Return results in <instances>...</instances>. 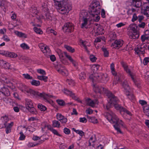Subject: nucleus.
I'll return each mask as SVG.
<instances>
[{"label":"nucleus","instance_id":"16","mask_svg":"<svg viewBox=\"0 0 149 149\" xmlns=\"http://www.w3.org/2000/svg\"><path fill=\"white\" fill-rule=\"evenodd\" d=\"M64 54L65 56L72 63L73 65L76 67L77 65V63L74 60H73L72 57L69 55L66 52H64Z\"/></svg>","mask_w":149,"mask_h":149},{"label":"nucleus","instance_id":"15","mask_svg":"<svg viewBox=\"0 0 149 149\" xmlns=\"http://www.w3.org/2000/svg\"><path fill=\"white\" fill-rule=\"evenodd\" d=\"M142 5L141 0H132L131 5L136 8L140 7Z\"/></svg>","mask_w":149,"mask_h":149},{"label":"nucleus","instance_id":"59","mask_svg":"<svg viewBox=\"0 0 149 149\" xmlns=\"http://www.w3.org/2000/svg\"><path fill=\"white\" fill-rule=\"evenodd\" d=\"M56 102L58 104L61 106H63L65 104L64 101L63 100H56Z\"/></svg>","mask_w":149,"mask_h":149},{"label":"nucleus","instance_id":"27","mask_svg":"<svg viewBox=\"0 0 149 149\" xmlns=\"http://www.w3.org/2000/svg\"><path fill=\"white\" fill-rule=\"evenodd\" d=\"M30 11L33 14V16L37 15L38 13L37 8L34 6H32L31 7L30 9Z\"/></svg>","mask_w":149,"mask_h":149},{"label":"nucleus","instance_id":"22","mask_svg":"<svg viewBox=\"0 0 149 149\" xmlns=\"http://www.w3.org/2000/svg\"><path fill=\"white\" fill-rule=\"evenodd\" d=\"M87 117L88 121L94 124L97 123H98L97 119L96 118L94 117H91L87 116Z\"/></svg>","mask_w":149,"mask_h":149},{"label":"nucleus","instance_id":"57","mask_svg":"<svg viewBox=\"0 0 149 149\" xmlns=\"http://www.w3.org/2000/svg\"><path fill=\"white\" fill-rule=\"evenodd\" d=\"M56 116L57 119L59 121L62 120V119L63 118H64V117L61 114L59 113H57L56 114Z\"/></svg>","mask_w":149,"mask_h":149},{"label":"nucleus","instance_id":"37","mask_svg":"<svg viewBox=\"0 0 149 149\" xmlns=\"http://www.w3.org/2000/svg\"><path fill=\"white\" fill-rule=\"evenodd\" d=\"M100 67V66L99 65H94L91 67V69L93 70V72L95 73Z\"/></svg>","mask_w":149,"mask_h":149},{"label":"nucleus","instance_id":"55","mask_svg":"<svg viewBox=\"0 0 149 149\" xmlns=\"http://www.w3.org/2000/svg\"><path fill=\"white\" fill-rule=\"evenodd\" d=\"M138 16L136 13H134L132 16V21L134 22L138 20Z\"/></svg>","mask_w":149,"mask_h":149},{"label":"nucleus","instance_id":"21","mask_svg":"<svg viewBox=\"0 0 149 149\" xmlns=\"http://www.w3.org/2000/svg\"><path fill=\"white\" fill-rule=\"evenodd\" d=\"M26 106L27 109H29L33 106V103L29 99H26Z\"/></svg>","mask_w":149,"mask_h":149},{"label":"nucleus","instance_id":"25","mask_svg":"<svg viewBox=\"0 0 149 149\" xmlns=\"http://www.w3.org/2000/svg\"><path fill=\"white\" fill-rule=\"evenodd\" d=\"M86 104L89 106H90L92 107H94L95 103L94 101L92 100L90 98H88L86 99Z\"/></svg>","mask_w":149,"mask_h":149},{"label":"nucleus","instance_id":"30","mask_svg":"<svg viewBox=\"0 0 149 149\" xmlns=\"http://www.w3.org/2000/svg\"><path fill=\"white\" fill-rule=\"evenodd\" d=\"M110 69L112 74L114 76H116V72L115 71L114 68V64L113 63L111 64Z\"/></svg>","mask_w":149,"mask_h":149},{"label":"nucleus","instance_id":"18","mask_svg":"<svg viewBox=\"0 0 149 149\" xmlns=\"http://www.w3.org/2000/svg\"><path fill=\"white\" fill-rule=\"evenodd\" d=\"M5 127L6 128V132L7 134L11 132V128L13 125V122H11L10 123L8 124V125L6 127V123H4Z\"/></svg>","mask_w":149,"mask_h":149},{"label":"nucleus","instance_id":"46","mask_svg":"<svg viewBox=\"0 0 149 149\" xmlns=\"http://www.w3.org/2000/svg\"><path fill=\"white\" fill-rule=\"evenodd\" d=\"M123 112L124 114L127 115L129 116H132V114L128 110L124 108L123 109L122 112Z\"/></svg>","mask_w":149,"mask_h":149},{"label":"nucleus","instance_id":"31","mask_svg":"<svg viewBox=\"0 0 149 149\" xmlns=\"http://www.w3.org/2000/svg\"><path fill=\"white\" fill-rule=\"evenodd\" d=\"M64 93L66 95H69L72 97V98H73V97L74 96V94L71 91L68 90L64 89Z\"/></svg>","mask_w":149,"mask_h":149},{"label":"nucleus","instance_id":"54","mask_svg":"<svg viewBox=\"0 0 149 149\" xmlns=\"http://www.w3.org/2000/svg\"><path fill=\"white\" fill-rule=\"evenodd\" d=\"M149 37L148 36H146L144 35L141 36V41L143 42H144L146 40H148Z\"/></svg>","mask_w":149,"mask_h":149},{"label":"nucleus","instance_id":"56","mask_svg":"<svg viewBox=\"0 0 149 149\" xmlns=\"http://www.w3.org/2000/svg\"><path fill=\"white\" fill-rule=\"evenodd\" d=\"M15 34L17 36L19 37H24L25 35L24 33L17 31H15Z\"/></svg>","mask_w":149,"mask_h":149},{"label":"nucleus","instance_id":"58","mask_svg":"<svg viewBox=\"0 0 149 149\" xmlns=\"http://www.w3.org/2000/svg\"><path fill=\"white\" fill-rule=\"evenodd\" d=\"M90 59L92 62H95L97 59V58L93 55H91L90 56Z\"/></svg>","mask_w":149,"mask_h":149},{"label":"nucleus","instance_id":"60","mask_svg":"<svg viewBox=\"0 0 149 149\" xmlns=\"http://www.w3.org/2000/svg\"><path fill=\"white\" fill-rule=\"evenodd\" d=\"M2 81H3L5 83L8 84H9L10 83V80L7 78L6 77H3L2 79H1Z\"/></svg>","mask_w":149,"mask_h":149},{"label":"nucleus","instance_id":"29","mask_svg":"<svg viewBox=\"0 0 149 149\" xmlns=\"http://www.w3.org/2000/svg\"><path fill=\"white\" fill-rule=\"evenodd\" d=\"M144 113L149 118V105H147L143 107Z\"/></svg>","mask_w":149,"mask_h":149},{"label":"nucleus","instance_id":"6","mask_svg":"<svg viewBox=\"0 0 149 149\" xmlns=\"http://www.w3.org/2000/svg\"><path fill=\"white\" fill-rule=\"evenodd\" d=\"M120 63L121 65L124 68V70L127 74L128 75L131 77L135 85H136L138 88H139L140 87V85L136 82V80L134 79V76L133 73L131 71L129 68L128 65L126 63L123 61H121Z\"/></svg>","mask_w":149,"mask_h":149},{"label":"nucleus","instance_id":"23","mask_svg":"<svg viewBox=\"0 0 149 149\" xmlns=\"http://www.w3.org/2000/svg\"><path fill=\"white\" fill-rule=\"evenodd\" d=\"M27 1V0H18V5L21 9H23L25 5V3Z\"/></svg>","mask_w":149,"mask_h":149},{"label":"nucleus","instance_id":"38","mask_svg":"<svg viewBox=\"0 0 149 149\" xmlns=\"http://www.w3.org/2000/svg\"><path fill=\"white\" fill-rule=\"evenodd\" d=\"M32 85L35 86H38L40 84V82L39 81H37L35 80H33L31 82Z\"/></svg>","mask_w":149,"mask_h":149},{"label":"nucleus","instance_id":"39","mask_svg":"<svg viewBox=\"0 0 149 149\" xmlns=\"http://www.w3.org/2000/svg\"><path fill=\"white\" fill-rule=\"evenodd\" d=\"M87 21L88 19L87 18L82 19V20L80 22H82V23L81 24V28H83L87 24Z\"/></svg>","mask_w":149,"mask_h":149},{"label":"nucleus","instance_id":"19","mask_svg":"<svg viewBox=\"0 0 149 149\" xmlns=\"http://www.w3.org/2000/svg\"><path fill=\"white\" fill-rule=\"evenodd\" d=\"M122 86L124 88L125 93L130 90L129 86L127 81H125L123 82L122 84Z\"/></svg>","mask_w":149,"mask_h":149},{"label":"nucleus","instance_id":"2","mask_svg":"<svg viewBox=\"0 0 149 149\" xmlns=\"http://www.w3.org/2000/svg\"><path fill=\"white\" fill-rule=\"evenodd\" d=\"M20 89L22 92H26L30 95L33 96V97L43 98L46 100H47L48 98L52 97L51 95L46 94L45 93H40L31 89H29L26 86L23 84H21L20 85Z\"/></svg>","mask_w":149,"mask_h":149},{"label":"nucleus","instance_id":"33","mask_svg":"<svg viewBox=\"0 0 149 149\" xmlns=\"http://www.w3.org/2000/svg\"><path fill=\"white\" fill-rule=\"evenodd\" d=\"M104 29L101 26L98 27L96 29V33L99 35L102 34L103 33Z\"/></svg>","mask_w":149,"mask_h":149},{"label":"nucleus","instance_id":"41","mask_svg":"<svg viewBox=\"0 0 149 149\" xmlns=\"http://www.w3.org/2000/svg\"><path fill=\"white\" fill-rule=\"evenodd\" d=\"M65 48L69 52H70L71 53L74 52L75 50L74 48H72V47H71L70 46H68V45H65L64 46Z\"/></svg>","mask_w":149,"mask_h":149},{"label":"nucleus","instance_id":"34","mask_svg":"<svg viewBox=\"0 0 149 149\" xmlns=\"http://www.w3.org/2000/svg\"><path fill=\"white\" fill-rule=\"evenodd\" d=\"M44 49L42 50V52L44 54H49L51 51L49 48L47 46H43Z\"/></svg>","mask_w":149,"mask_h":149},{"label":"nucleus","instance_id":"48","mask_svg":"<svg viewBox=\"0 0 149 149\" xmlns=\"http://www.w3.org/2000/svg\"><path fill=\"white\" fill-rule=\"evenodd\" d=\"M20 47L24 49H29V47L28 45L25 43H23L20 45Z\"/></svg>","mask_w":149,"mask_h":149},{"label":"nucleus","instance_id":"49","mask_svg":"<svg viewBox=\"0 0 149 149\" xmlns=\"http://www.w3.org/2000/svg\"><path fill=\"white\" fill-rule=\"evenodd\" d=\"M86 75L84 72H81L79 75V78L80 79L83 80L86 78Z\"/></svg>","mask_w":149,"mask_h":149},{"label":"nucleus","instance_id":"43","mask_svg":"<svg viewBox=\"0 0 149 149\" xmlns=\"http://www.w3.org/2000/svg\"><path fill=\"white\" fill-rule=\"evenodd\" d=\"M38 108L41 111H45L46 110L47 108L41 104H39L38 105Z\"/></svg>","mask_w":149,"mask_h":149},{"label":"nucleus","instance_id":"17","mask_svg":"<svg viewBox=\"0 0 149 149\" xmlns=\"http://www.w3.org/2000/svg\"><path fill=\"white\" fill-rule=\"evenodd\" d=\"M88 15L87 12L84 10H82L81 11L79 15L80 22L83 19L87 18Z\"/></svg>","mask_w":149,"mask_h":149},{"label":"nucleus","instance_id":"53","mask_svg":"<svg viewBox=\"0 0 149 149\" xmlns=\"http://www.w3.org/2000/svg\"><path fill=\"white\" fill-rule=\"evenodd\" d=\"M102 51L104 52V56L105 57H107L109 56V52L105 48H102Z\"/></svg>","mask_w":149,"mask_h":149},{"label":"nucleus","instance_id":"62","mask_svg":"<svg viewBox=\"0 0 149 149\" xmlns=\"http://www.w3.org/2000/svg\"><path fill=\"white\" fill-rule=\"evenodd\" d=\"M145 25L146 24L145 22H139V24H138V26L140 28H144Z\"/></svg>","mask_w":149,"mask_h":149},{"label":"nucleus","instance_id":"24","mask_svg":"<svg viewBox=\"0 0 149 149\" xmlns=\"http://www.w3.org/2000/svg\"><path fill=\"white\" fill-rule=\"evenodd\" d=\"M125 93L128 98L130 100H134L135 98L134 95L132 93L130 92L129 91Z\"/></svg>","mask_w":149,"mask_h":149},{"label":"nucleus","instance_id":"14","mask_svg":"<svg viewBox=\"0 0 149 149\" xmlns=\"http://www.w3.org/2000/svg\"><path fill=\"white\" fill-rule=\"evenodd\" d=\"M141 11L144 15L149 17V6L144 5L141 8Z\"/></svg>","mask_w":149,"mask_h":149},{"label":"nucleus","instance_id":"7","mask_svg":"<svg viewBox=\"0 0 149 149\" xmlns=\"http://www.w3.org/2000/svg\"><path fill=\"white\" fill-rule=\"evenodd\" d=\"M97 77L99 78L100 77L101 78V79H98V80L100 81L101 82H104V81H106V79L107 78V76L104 74H102L100 75H98L97 74L95 73L91 74L89 77V78L93 82L94 81L95 82L96 79H97Z\"/></svg>","mask_w":149,"mask_h":149},{"label":"nucleus","instance_id":"52","mask_svg":"<svg viewBox=\"0 0 149 149\" xmlns=\"http://www.w3.org/2000/svg\"><path fill=\"white\" fill-rule=\"evenodd\" d=\"M95 141V138H93L92 136L91 137L89 140V145L90 146H91V145L93 146V144H92V143H93Z\"/></svg>","mask_w":149,"mask_h":149},{"label":"nucleus","instance_id":"36","mask_svg":"<svg viewBox=\"0 0 149 149\" xmlns=\"http://www.w3.org/2000/svg\"><path fill=\"white\" fill-rule=\"evenodd\" d=\"M52 125L54 127L58 128L60 127V123L57 120H54L52 121Z\"/></svg>","mask_w":149,"mask_h":149},{"label":"nucleus","instance_id":"32","mask_svg":"<svg viewBox=\"0 0 149 149\" xmlns=\"http://www.w3.org/2000/svg\"><path fill=\"white\" fill-rule=\"evenodd\" d=\"M42 11L44 12H46L48 11L47 3H43L42 4Z\"/></svg>","mask_w":149,"mask_h":149},{"label":"nucleus","instance_id":"10","mask_svg":"<svg viewBox=\"0 0 149 149\" xmlns=\"http://www.w3.org/2000/svg\"><path fill=\"white\" fill-rule=\"evenodd\" d=\"M56 70L60 74L63 76H67L68 74L67 70L65 68L64 66L61 64H58L55 67Z\"/></svg>","mask_w":149,"mask_h":149},{"label":"nucleus","instance_id":"26","mask_svg":"<svg viewBox=\"0 0 149 149\" xmlns=\"http://www.w3.org/2000/svg\"><path fill=\"white\" fill-rule=\"evenodd\" d=\"M139 36L138 32H133L129 35V37L130 38L132 39H137L139 37Z\"/></svg>","mask_w":149,"mask_h":149},{"label":"nucleus","instance_id":"64","mask_svg":"<svg viewBox=\"0 0 149 149\" xmlns=\"http://www.w3.org/2000/svg\"><path fill=\"white\" fill-rule=\"evenodd\" d=\"M149 62V58L148 57H145L143 60V63L145 65H146Z\"/></svg>","mask_w":149,"mask_h":149},{"label":"nucleus","instance_id":"63","mask_svg":"<svg viewBox=\"0 0 149 149\" xmlns=\"http://www.w3.org/2000/svg\"><path fill=\"white\" fill-rule=\"evenodd\" d=\"M63 131L64 133L66 134H69L70 133V129L66 127L64 128Z\"/></svg>","mask_w":149,"mask_h":149},{"label":"nucleus","instance_id":"8","mask_svg":"<svg viewBox=\"0 0 149 149\" xmlns=\"http://www.w3.org/2000/svg\"><path fill=\"white\" fill-rule=\"evenodd\" d=\"M93 90L96 93H99L100 94L105 93L108 96V93L110 91L107 90L106 88L101 86H99L97 84H94L93 87Z\"/></svg>","mask_w":149,"mask_h":149},{"label":"nucleus","instance_id":"61","mask_svg":"<svg viewBox=\"0 0 149 149\" xmlns=\"http://www.w3.org/2000/svg\"><path fill=\"white\" fill-rule=\"evenodd\" d=\"M19 134H20V136L19 137V139L21 140H24L25 138V136L23 134L22 132H20Z\"/></svg>","mask_w":149,"mask_h":149},{"label":"nucleus","instance_id":"28","mask_svg":"<svg viewBox=\"0 0 149 149\" xmlns=\"http://www.w3.org/2000/svg\"><path fill=\"white\" fill-rule=\"evenodd\" d=\"M7 96L0 97V99L3 100V102L6 104L10 103L11 100L7 97Z\"/></svg>","mask_w":149,"mask_h":149},{"label":"nucleus","instance_id":"11","mask_svg":"<svg viewBox=\"0 0 149 149\" xmlns=\"http://www.w3.org/2000/svg\"><path fill=\"white\" fill-rule=\"evenodd\" d=\"M146 47V45H142L138 47L137 49H136L135 51L138 54H143L145 53Z\"/></svg>","mask_w":149,"mask_h":149},{"label":"nucleus","instance_id":"9","mask_svg":"<svg viewBox=\"0 0 149 149\" xmlns=\"http://www.w3.org/2000/svg\"><path fill=\"white\" fill-rule=\"evenodd\" d=\"M62 29L65 33H70L73 31L74 26L72 23L68 22L64 24Z\"/></svg>","mask_w":149,"mask_h":149},{"label":"nucleus","instance_id":"3","mask_svg":"<svg viewBox=\"0 0 149 149\" xmlns=\"http://www.w3.org/2000/svg\"><path fill=\"white\" fill-rule=\"evenodd\" d=\"M108 97L109 100L106 105V109L108 110L110 108L114 106L116 110H119L120 113H122L123 109H124V108L120 105L117 104L118 102L117 98L115 97L111 92H109L108 93Z\"/></svg>","mask_w":149,"mask_h":149},{"label":"nucleus","instance_id":"35","mask_svg":"<svg viewBox=\"0 0 149 149\" xmlns=\"http://www.w3.org/2000/svg\"><path fill=\"white\" fill-rule=\"evenodd\" d=\"M38 79L40 80H43L45 82L47 81L48 77L47 76H37Z\"/></svg>","mask_w":149,"mask_h":149},{"label":"nucleus","instance_id":"4","mask_svg":"<svg viewBox=\"0 0 149 149\" xmlns=\"http://www.w3.org/2000/svg\"><path fill=\"white\" fill-rule=\"evenodd\" d=\"M91 7L90 14L93 17L95 16L94 21L98 22L100 19V17L98 15L100 14L101 7L100 2L96 0L93 1L90 6Z\"/></svg>","mask_w":149,"mask_h":149},{"label":"nucleus","instance_id":"40","mask_svg":"<svg viewBox=\"0 0 149 149\" xmlns=\"http://www.w3.org/2000/svg\"><path fill=\"white\" fill-rule=\"evenodd\" d=\"M72 130L76 133L79 134L81 136H82L84 135V132L81 130H76L74 128H73Z\"/></svg>","mask_w":149,"mask_h":149},{"label":"nucleus","instance_id":"5","mask_svg":"<svg viewBox=\"0 0 149 149\" xmlns=\"http://www.w3.org/2000/svg\"><path fill=\"white\" fill-rule=\"evenodd\" d=\"M56 9L60 13L63 14L68 13L72 7L69 4L68 0H63L56 3Z\"/></svg>","mask_w":149,"mask_h":149},{"label":"nucleus","instance_id":"50","mask_svg":"<svg viewBox=\"0 0 149 149\" xmlns=\"http://www.w3.org/2000/svg\"><path fill=\"white\" fill-rule=\"evenodd\" d=\"M33 29L34 31L37 33L40 34L42 33V31L40 30V28H38L37 27H35Z\"/></svg>","mask_w":149,"mask_h":149},{"label":"nucleus","instance_id":"47","mask_svg":"<svg viewBox=\"0 0 149 149\" xmlns=\"http://www.w3.org/2000/svg\"><path fill=\"white\" fill-rule=\"evenodd\" d=\"M22 76L24 78L28 80H31L33 79L32 77L29 74H22Z\"/></svg>","mask_w":149,"mask_h":149},{"label":"nucleus","instance_id":"42","mask_svg":"<svg viewBox=\"0 0 149 149\" xmlns=\"http://www.w3.org/2000/svg\"><path fill=\"white\" fill-rule=\"evenodd\" d=\"M6 56H8L11 58H14L17 57V55L15 53L8 52Z\"/></svg>","mask_w":149,"mask_h":149},{"label":"nucleus","instance_id":"1","mask_svg":"<svg viewBox=\"0 0 149 149\" xmlns=\"http://www.w3.org/2000/svg\"><path fill=\"white\" fill-rule=\"evenodd\" d=\"M104 115L105 117L111 123L116 124L113 125L115 129L117 130V132L122 134V132L118 127L117 124L118 123L123 127H125V125L123 122L121 120H120L118 118L116 115L110 110H109L108 112L105 113Z\"/></svg>","mask_w":149,"mask_h":149},{"label":"nucleus","instance_id":"44","mask_svg":"<svg viewBox=\"0 0 149 149\" xmlns=\"http://www.w3.org/2000/svg\"><path fill=\"white\" fill-rule=\"evenodd\" d=\"M27 109L30 113L33 114H36L37 113L36 109L33 107V106L31 107V108Z\"/></svg>","mask_w":149,"mask_h":149},{"label":"nucleus","instance_id":"20","mask_svg":"<svg viewBox=\"0 0 149 149\" xmlns=\"http://www.w3.org/2000/svg\"><path fill=\"white\" fill-rule=\"evenodd\" d=\"M42 18L45 19L51 20L52 19V17L49 15L48 11L46 12H44V13H43Z\"/></svg>","mask_w":149,"mask_h":149},{"label":"nucleus","instance_id":"51","mask_svg":"<svg viewBox=\"0 0 149 149\" xmlns=\"http://www.w3.org/2000/svg\"><path fill=\"white\" fill-rule=\"evenodd\" d=\"M50 130L54 134L60 136H61V134L58 133L57 130L53 129V128H50Z\"/></svg>","mask_w":149,"mask_h":149},{"label":"nucleus","instance_id":"13","mask_svg":"<svg viewBox=\"0 0 149 149\" xmlns=\"http://www.w3.org/2000/svg\"><path fill=\"white\" fill-rule=\"evenodd\" d=\"M0 92L1 93L0 94V97L8 96L10 95L8 89L5 87L1 88Z\"/></svg>","mask_w":149,"mask_h":149},{"label":"nucleus","instance_id":"45","mask_svg":"<svg viewBox=\"0 0 149 149\" xmlns=\"http://www.w3.org/2000/svg\"><path fill=\"white\" fill-rule=\"evenodd\" d=\"M129 27H130V29L133 31V32H138L136 29L137 26L136 25H130L129 26Z\"/></svg>","mask_w":149,"mask_h":149},{"label":"nucleus","instance_id":"12","mask_svg":"<svg viewBox=\"0 0 149 149\" xmlns=\"http://www.w3.org/2000/svg\"><path fill=\"white\" fill-rule=\"evenodd\" d=\"M123 41L120 40H116L112 44L111 46L113 48L118 49L123 45Z\"/></svg>","mask_w":149,"mask_h":149}]
</instances>
